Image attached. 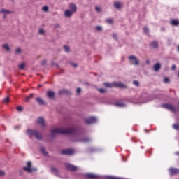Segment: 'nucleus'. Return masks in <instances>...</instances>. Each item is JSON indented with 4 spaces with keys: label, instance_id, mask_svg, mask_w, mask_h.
Listing matches in <instances>:
<instances>
[{
    "label": "nucleus",
    "instance_id": "obj_44",
    "mask_svg": "<svg viewBox=\"0 0 179 179\" xmlns=\"http://www.w3.org/2000/svg\"><path fill=\"white\" fill-rule=\"evenodd\" d=\"M80 92H82V90L80 88H77V90H76L77 94H79V93H80Z\"/></svg>",
    "mask_w": 179,
    "mask_h": 179
},
{
    "label": "nucleus",
    "instance_id": "obj_50",
    "mask_svg": "<svg viewBox=\"0 0 179 179\" xmlns=\"http://www.w3.org/2000/svg\"><path fill=\"white\" fill-rule=\"evenodd\" d=\"M177 50H178V51H179V45L177 47Z\"/></svg>",
    "mask_w": 179,
    "mask_h": 179
},
{
    "label": "nucleus",
    "instance_id": "obj_49",
    "mask_svg": "<svg viewBox=\"0 0 179 179\" xmlns=\"http://www.w3.org/2000/svg\"><path fill=\"white\" fill-rule=\"evenodd\" d=\"M3 17L5 19L6 17V15H3Z\"/></svg>",
    "mask_w": 179,
    "mask_h": 179
},
{
    "label": "nucleus",
    "instance_id": "obj_4",
    "mask_svg": "<svg viewBox=\"0 0 179 179\" xmlns=\"http://www.w3.org/2000/svg\"><path fill=\"white\" fill-rule=\"evenodd\" d=\"M23 170L27 171V173H32V171H37V169L31 168V162H28L27 163V166L23 167Z\"/></svg>",
    "mask_w": 179,
    "mask_h": 179
},
{
    "label": "nucleus",
    "instance_id": "obj_6",
    "mask_svg": "<svg viewBox=\"0 0 179 179\" xmlns=\"http://www.w3.org/2000/svg\"><path fill=\"white\" fill-rule=\"evenodd\" d=\"M65 166H66V170H69V171H76L78 170V167L69 163L65 164Z\"/></svg>",
    "mask_w": 179,
    "mask_h": 179
},
{
    "label": "nucleus",
    "instance_id": "obj_30",
    "mask_svg": "<svg viewBox=\"0 0 179 179\" xmlns=\"http://www.w3.org/2000/svg\"><path fill=\"white\" fill-rule=\"evenodd\" d=\"M64 49L66 52H69V48L67 45H64Z\"/></svg>",
    "mask_w": 179,
    "mask_h": 179
},
{
    "label": "nucleus",
    "instance_id": "obj_14",
    "mask_svg": "<svg viewBox=\"0 0 179 179\" xmlns=\"http://www.w3.org/2000/svg\"><path fill=\"white\" fill-rule=\"evenodd\" d=\"M59 94H71V92L68 90H61L59 91Z\"/></svg>",
    "mask_w": 179,
    "mask_h": 179
},
{
    "label": "nucleus",
    "instance_id": "obj_34",
    "mask_svg": "<svg viewBox=\"0 0 179 179\" xmlns=\"http://www.w3.org/2000/svg\"><path fill=\"white\" fill-rule=\"evenodd\" d=\"M100 93H106V90L100 88L98 90Z\"/></svg>",
    "mask_w": 179,
    "mask_h": 179
},
{
    "label": "nucleus",
    "instance_id": "obj_28",
    "mask_svg": "<svg viewBox=\"0 0 179 179\" xmlns=\"http://www.w3.org/2000/svg\"><path fill=\"white\" fill-rule=\"evenodd\" d=\"M41 152H42L43 155H47V152H45V148L44 147L41 148Z\"/></svg>",
    "mask_w": 179,
    "mask_h": 179
},
{
    "label": "nucleus",
    "instance_id": "obj_8",
    "mask_svg": "<svg viewBox=\"0 0 179 179\" xmlns=\"http://www.w3.org/2000/svg\"><path fill=\"white\" fill-rule=\"evenodd\" d=\"M95 122H97V119L94 117H90L85 119V124H87L88 125L90 124H95Z\"/></svg>",
    "mask_w": 179,
    "mask_h": 179
},
{
    "label": "nucleus",
    "instance_id": "obj_40",
    "mask_svg": "<svg viewBox=\"0 0 179 179\" xmlns=\"http://www.w3.org/2000/svg\"><path fill=\"white\" fill-rule=\"evenodd\" d=\"M95 10H96V12H99V13L101 12V10L98 6L95 7Z\"/></svg>",
    "mask_w": 179,
    "mask_h": 179
},
{
    "label": "nucleus",
    "instance_id": "obj_39",
    "mask_svg": "<svg viewBox=\"0 0 179 179\" xmlns=\"http://www.w3.org/2000/svg\"><path fill=\"white\" fill-rule=\"evenodd\" d=\"M164 83H169V82H170V80L169 79V78H165L164 79Z\"/></svg>",
    "mask_w": 179,
    "mask_h": 179
},
{
    "label": "nucleus",
    "instance_id": "obj_15",
    "mask_svg": "<svg viewBox=\"0 0 179 179\" xmlns=\"http://www.w3.org/2000/svg\"><path fill=\"white\" fill-rule=\"evenodd\" d=\"M36 101H37V103H38V104H40V106H44V104H45V102H44V100H43V99L40 97H37L36 99Z\"/></svg>",
    "mask_w": 179,
    "mask_h": 179
},
{
    "label": "nucleus",
    "instance_id": "obj_47",
    "mask_svg": "<svg viewBox=\"0 0 179 179\" xmlns=\"http://www.w3.org/2000/svg\"><path fill=\"white\" fill-rule=\"evenodd\" d=\"M176 68V66L175 64L172 65V71H175Z\"/></svg>",
    "mask_w": 179,
    "mask_h": 179
},
{
    "label": "nucleus",
    "instance_id": "obj_19",
    "mask_svg": "<svg viewBox=\"0 0 179 179\" xmlns=\"http://www.w3.org/2000/svg\"><path fill=\"white\" fill-rule=\"evenodd\" d=\"M69 8L71 10L72 12H76V5L71 3L69 5Z\"/></svg>",
    "mask_w": 179,
    "mask_h": 179
},
{
    "label": "nucleus",
    "instance_id": "obj_29",
    "mask_svg": "<svg viewBox=\"0 0 179 179\" xmlns=\"http://www.w3.org/2000/svg\"><path fill=\"white\" fill-rule=\"evenodd\" d=\"M24 66H25L24 63H22L21 64L19 65V69L23 70L24 69Z\"/></svg>",
    "mask_w": 179,
    "mask_h": 179
},
{
    "label": "nucleus",
    "instance_id": "obj_37",
    "mask_svg": "<svg viewBox=\"0 0 179 179\" xmlns=\"http://www.w3.org/2000/svg\"><path fill=\"white\" fill-rule=\"evenodd\" d=\"M16 108L17 111H23V108L22 106H17Z\"/></svg>",
    "mask_w": 179,
    "mask_h": 179
},
{
    "label": "nucleus",
    "instance_id": "obj_1",
    "mask_svg": "<svg viewBox=\"0 0 179 179\" xmlns=\"http://www.w3.org/2000/svg\"><path fill=\"white\" fill-rule=\"evenodd\" d=\"M52 136H55V134H73L75 133V129L73 128H55L50 131Z\"/></svg>",
    "mask_w": 179,
    "mask_h": 179
},
{
    "label": "nucleus",
    "instance_id": "obj_33",
    "mask_svg": "<svg viewBox=\"0 0 179 179\" xmlns=\"http://www.w3.org/2000/svg\"><path fill=\"white\" fill-rule=\"evenodd\" d=\"M17 54H20V52H22V49H20V48H17L15 50Z\"/></svg>",
    "mask_w": 179,
    "mask_h": 179
},
{
    "label": "nucleus",
    "instance_id": "obj_12",
    "mask_svg": "<svg viewBox=\"0 0 179 179\" xmlns=\"http://www.w3.org/2000/svg\"><path fill=\"white\" fill-rule=\"evenodd\" d=\"M85 177L89 179H96L99 178V176L97 175H94L92 173H87L85 175Z\"/></svg>",
    "mask_w": 179,
    "mask_h": 179
},
{
    "label": "nucleus",
    "instance_id": "obj_31",
    "mask_svg": "<svg viewBox=\"0 0 179 179\" xmlns=\"http://www.w3.org/2000/svg\"><path fill=\"white\" fill-rule=\"evenodd\" d=\"M3 103H9V97H6L3 100Z\"/></svg>",
    "mask_w": 179,
    "mask_h": 179
},
{
    "label": "nucleus",
    "instance_id": "obj_41",
    "mask_svg": "<svg viewBox=\"0 0 179 179\" xmlns=\"http://www.w3.org/2000/svg\"><path fill=\"white\" fill-rule=\"evenodd\" d=\"M106 22H107V23L111 24V23H113V19H107Z\"/></svg>",
    "mask_w": 179,
    "mask_h": 179
},
{
    "label": "nucleus",
    "instance_id": "obj_36",
    "mask_svg": "<svg viewBox=\"0 0 179 179\" xmlns=\"http://www.w3.org/2000/svg\"><path fill=\"white\" fill-rule=\"evenodd\" d=\"M90 138H85L83 139V142H90Z\"/></svg>",
    "mask_w": 179,
    "mask_h": 179
},
{
    "label": "nucleus",
    "instance_id": "obj_43",
    "mask_svg": "<svg viewBox=\"0 0 179 179\" xmlns=\"http://www.w3.org/2000/svg\"><path fill=\"white\" fill-rule=\"evenodd\" d=\"M71 66H73V68H77L78 64L76 63H71Z\"/></svg>",
    "mask_w": 179,
    "mask_h": 179
},
{
    "label": "nucleus",
    "instance_id": "obj_45",
    "mask_svg": "<svg viewBox=\"0 0 179 179\" xmlns=\"http://www.w3.org/2000/svg\"><path fill=\"white\" fill-rule=\"evenodd\" d=\"M96 29L98 31H100L101 30V27L97 26V27H96Z\"/></svg>",
    "mask_w": 179,
    "mask_h": 179
},
{
    "label": "nucleus",
    "instance_id": "obj_52",
    "mask_svg": "<svg viewBox=\"0 0 179 179\" xmlns=\"http://www.w3.org/2000/svg\"><path fill=\"white\" fill-rule=\"evenodd\" d=\"M178 78H179V72L178 73Z\"/></svg>",
    "mask_w": 179,
    "mask_h": 179
},
{
    "label": "nucleus",
    "instance_id": "obj_26",
    "mask_svg": "<svg viewBox=\"0 0 179 179\" xmlns=\"http://www.w3.org/2000/svg\"><path fill=\"white\" fill-rule=\"evenodd\" d=\"M51 171L54 174H58V169H57V168H52L51 169Z\"/></svg>",
    "mask_w": 179,
    "mask_h": 179
},
{
    "label": "nucleus",
    "instance_id": "obj_22",
    "mask_svg": "<svg viewBox=\"0 0 179 179\" xmlns=\"http://www.w3.org/2000/svg\"><path fill=\"white\" fill-rule=\"evenodd\" d=\"M115 106H116V107H125V103L122 102H116L115 103Z\"/></svg>",
    "mask_w": 179,
    "mask_h": 179
},
{
    "label": "nucleus",
    "instance_id": "obj_53",
    "mask_svg": "<svg viewBox=\"0 0 179 179\" xmlns=\"http://www.w3.org/2000/svg\"><path fill=\"white\" fill-rule=\"evenodd\" d=\"M147 64H149V61H147Z\"/></svg>",
    "mask_w": 179,
    "mask_h": 179
},
{
    "label": "nucleus",
    "instance_id": "obj_7",
    "mask_svg": "<svg viewBox=\"0 0 179 179\" xmlns=\"http://www.w3.org/2000/svg\"><path fill=\"white\" fill-rule=\"evenodd\" d=\"M162 107H164V108H166L167 110H170V111H172V113H176V107L171 104L165 103L162 105Z\"/></svg>",
    "mask_w": 179,
    "mask_h": 179
},
{
    "label": "nucleus",
    "instance_id": "obj_24",
    "mask_svg": "<svg viewBox=\"0 0 179 179\" xmlns=\"http://www.w3.org/2000/svg\"><path fill=\"white\" fill-rule=\"evenodd\" d=\"M0 13H7V14H9V13H12V12L10 11V10H8L2 9L0 11Z\"/></svg>",
    "mask_w": 179,
    "mask_h": 179
},
{
    "label": "nucleus",
    "instance_id": "obj_25",
    "mask_svg": "<svg viewBox=\"0 0 179 179\" xmlns=\"http://www.w3.org/2000/svg\"><path fill=\"white\" fill-rule=\"evenodd\" d=\"M33 97H34V94H29V96L26 97V101H29V100H30V99H33Z\"/></svg>",
    "mask_w": 179,
    "mask_h": 179
},
{
    "label": "nucleus",
    "instance_id": "obj_46",
    "mask_svg": "<svg viewBox=\"0 0 179 179\" xmlns=\"http://www.w3.org/2000/svg\"><path fill=\"white\" fill-rule=\"evenodd\" d=\"M5 176V172L0 170V176Z\"/></svg>",
    "mask_w": 179,
    "mask_h": 179
},
{
    "label": "nucleus",
    "instance_id": "obj_5",
    "mask_svg": "<svg viewBox=\"0 0 179 179\" xmlns=\"http://www.w3.org/2000/svg\"><path fill=\"white\" fill-rule=\"evenodd\" d=\"M128 59L131 65H138L139 64V60L134 55L129 56Z\"/></svg>",
    "mask_w": 179,
    "mask_h": 179
},
{
    "label": "nucleus",
    "instance_id": "obj_10",
    "mask_svg": "<svg viewBox=\"0 0 179 179\" xmlns=\"http://www.w3.org/2000/svg\"><path fill=\"white\" fill-rule=\"evenodd\" d=\"M37 122H38V124L39 125H41V127H42L43 128H44V127H45V123L44 122V118H43V117H38Z\"/></svg>",
    "mask_w": 179,
    "mask_h": 179
},
{
    "label": "nucleus",
    "instance_id": "obj_23",
    "mask_svg": "<svg viewBox=\"0 0 179 179\" xmlns=\"http://www.w3.org/2000/svg\"><path fill=\"white\" fill-rule=\"evenodd\" d=\"M3 48H4L6 51H10V48L8 44L3 45Z\"/></svg>",
    "mask_w": 179,
    "mask_h": 179
},
{
    "label": "nucleus",
    "instance_id": "obj_21",
    "mask_svg": "<svg viewBox=\"0 0 179 179\" xmlns=\"http://www.w3.org/2000/svg\"><path fill=\"white\" fill-rule=\"evenodd\" d=\"M114 7L116 9H121V3H120V1H115L114 3Z\"/></svg>",
    "mask_w": 179,
    "mask_h": 179
},
{
    "label": "nucleus",
    "instance_id": "obj_38",
    "mask_svg": "<svg viewBox=\"0 0 179 179\" xmlns=\"http://www.w3.org/2000/svg\"><path fill=\"white\" fill-rule=\"evenodd\" d=\"M144 33H149V29L146 27L143 28Z\"/></svg>",
    "mask_w": 179,
    "mask_h": 179
},
{
    "label": "nucleus",
    "instance_id": "obj_18",
    "mask_svg": "<svg viewBox=\"0 0 179 179\" xmlns=\"http://www.w3.org/2000/svg\"><path fill=\"white\" fill-rule=\"evenodd\" d=\"M171 24H172V26H179V21L178 20H171Z\"/></svg>",
    "mask_w": 179,
    "mask_h": 179
},
{
    "label": "nucleus",
    "instance_id": "obj_32",
    "mask_svg": "<svg viewBox=\"0 0 179 179\" xmlns=\"http://www.w3.org/2000/svg\"><path fill=\"white\" fill-rule=\"evenodd\" d=\"M39 34H44V33H45V31H44V29H40L38 31Z\"/></svg>",
    "mask_w": 179,
    "mask_h": 179
},
{
    "label": "nucleus",
    "instance_id": "obj_27",
    "mask_svg": "<svg viewBox=\"0 0 179 179\" xmlns=\"http://www.w3.org/2000/svg\"><path fill=\"white\" fill-rule=\"evenodd\" d=\"M43 12H48V6H45L42 8Z\"/></svg>",
    "mask_w": 179,
    "mask_h": 179
},
{
    "label": "nucleus",
    "instance_id": "obj_48",
    "mask_svg": "<svg viewBox=\"0 0 179 179\" xmlns=\"http://www.w3.org/2000/svg\"><path fill=\"white\" fill-rule=\"evenodd\" d=\"M113 37H114V38H117V35H116V34H114V35H113Z\"/></svg>",
    "mask_w": 179,
    "mask_h": 179
},
{
    "label": "nucleus",
    "instance_id": "obj_17",
    "mask_svg": "<svg viewBox=\"0 0 179 179\" xmlns=\"http://www.w3.org/2000/svg\"><path fill=\"white\" fill-rule=\"evenodd\" d=\"M154 71L155 72H158L159 69H160V68H162V66L160 65V63H157L154 65Z\"/></svg>",
    "mask_w": 179,
    "mask_h": 179
},
{
    "label": "nucleus",
    "instance_id": "obj_51",
    "mask_svg": "<svg viewBox=\"0 0 179 179\" xmlns=\"http://www.w3.org/2000/svg\"><path fill=\"white\" fill-rule=\"evenodd\" d=\"M45 62H46L44 61L43 65H45Z\"/></svg>",
    "mask_w": 179,
    "mask_h": 179
},
{
    "label": "nucleus",
    "instance_id": "obj_16",
    "mask_svg": "<svg viewBox=\"0 0 179 179\" xmlns=\"http://www.w3.org/2000/svg\"><path fill=\"white\" fill-rule=\"evenodd\" d=\"M151 48H157V47H159V43H157V41H152L150 44Z\"/></svg>",
    "mask_w": 179,
    "mask_h": 179
},
{
    "label": "nucleus",
    "instance_id": "obj_9",
    "mask_svg": "<svg viewBox=\"0 0 179 179\" xmlns=\"http://www.w3.org/2000/svg\"><path fill=\"white\" fill-rule=\"evenodd\" d=\"M74 151L72 149L62 150L61 151L62 155H73Z\"/></svg>",
    "mask_w": 179,
    "mask_h": 179
},
{
    "label": "nucleus",
    "instance_id": "obj_3",
    "mask_svg": "<svg viewBox=\"0 0 179 179\" xmlns=\"http://www.w3.org/2000/svg\"><path fill=\"white\" fill-rule=\"evenodd\" d=\"M27 135H29L30 136H35L36 139H42L43 136L41 134L38 133L37 130H31V129H27Z\"/></svg>",
    "mask_w": 179,
    "mask_h": 179
},
{
    "label": "nucleus",
    "instance_id": "obj_13",
    "mask_svg": "<svg viewBox=\"0 0 179 179\" xmlns=\"http://www.w3.org/2000/svg\"><path fill=\"white\" fill-rule=\"evenodd\" d=\"M46 94L49 97V99H54V97L55 96V92L52 91H48Z\"/></svg>",
    "mask_w": 179,
    "mask_h": 179
},
{
    "label": "nucleus",
    "instance_id": "obj_11",
    "mask_svg": "<svg viewBox=\"0 0 179 179\" xmlns=\"http://www.w3.org/2000/svg\"><path fill=\"white\" fill-rule=\"evenodd\" d=\"M169 173H170L171 176H174V174H178L179 169H175V168H171L169 169Z\"/></svg>",
    "mask_w": 179,
    "mask_h": 179
},
{
    "label": "nucleus",
    "instance_id": "obj_42",
    "mask_svg": "<svg viewBox=\"0 0 179 179\" xmlns=\"http://www.w3.org/2000/svg\"><path fill=\"white\" fill-rule=\"evenodd\" d=\"M134 85H135L136 86H139V82L136 81V80H134L133 82Z\"/></svg>",
    "mask_w": 179,
    "mask_h": 179
},
{
    "label": "nucleus",
    "instance_id": "obj_2",
    "mask_svg": "<svg viewBox=\"0 0 179 179\" xmlns=\"http://www.w3.org/2000/svg\"><path fill=\"white\" fill-rule=\"evenodd\" d=\"M103 85L106 87H121L122 89L127 88V85L121 82H114L113 83H105Z\"/></svg>",
    "mask_w": 179,
    "mask_h": 179
},
{
    "label": "nucleus",
    "instance_id": "obj_35",
    "mask_svg": "<svg viewBox=\"0 0 179 179\" xmlns=\"http://www.w3.org/2000/svg\"><path fill=\"white\" fill-rule=\"evenodd\" d=\"M173 127L174 128V129H179L178 124H173Z\"/></svg>",
    "mask_w": 179,
    "mask_h": 179
},
{
    "label": "nucleus",
    "instance_id": "obj_20",
    "mask_svg": "<svg viewBox=\"0 0 179 179\" xmlns=\"http://www.w3.org/2000/svg\"><path fill=\"white\" fill-rule=\"evenodd\" d=\"M64 15L66 17H71V16H72V11L69 10H66L64 12Z\"/></svg>",
    "mask_w": 179,
    "mask_h": 179
}]
</instances>
